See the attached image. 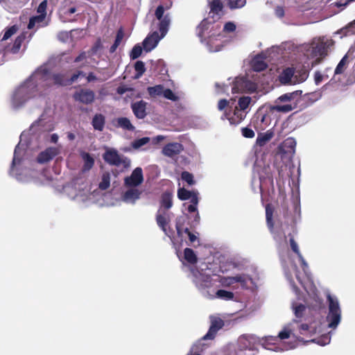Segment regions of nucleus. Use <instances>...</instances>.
Wrapping results in <instances>:
<instances>
[{
    "label": "nucleus",
    "instance_id": "30",
    "mask_svg": "<svg viewBox=\"0 0 355 355\" xmlns=\"http://www.w3.org/2000/svg\"><path fill=\"white\" fill-rule=\"evenodd\" d=\"M273 136L272 132H267L263 134H259L257 138L256 144L259 146H263L269 141Z\"/></svg>",
    "mask_w": 355,
    "mask_h": 355
},
{
    "label": "nucleus",
    "instance_id": "37",
    "mask_svg": "<svg viewBox=\"0 0 355 355\" xmlns=\"http://www.w3.org/2000/svg\"><path fill=\"white\" fill-rule=\"evenodd\" d=\"M291 335L295 337L297 340H302V339H300L295 336V334L289 327H285L283 330L278 334V338L281 340H284L290 338Z\"/></svg>",
    "mask_w": 355,
    "mask_h": 355
},
{
    "label": "nucleus",
    "instance_id": "14",
    "mask_svg": "<svg viewBox=\"0 0 355 355\" xmlns=\"http://www.w3.org/2000/svg\"><path fill=\"white\" fill-rule=\"evenodd\" d=\"M58 154V150L57 148L49 147L39 153L37 161L38 163L44 164L53 159Z\"/></svg>",
    "mask_w": 355,
    "mask_h": 355
},
{
    "label": "nucleus",
    "instance_id": "61",
    "mask_svg": "<svg viewBox=\"0 0 355 355\" xmlns=\"http://www.w3.org/2000/svg\"><path fill=\"white\" fill-rule=\"evenodd\" d=\"M236 30V25L231 21L225 23L223 31L227 33H232Z\"/></svg>",
    "mask_w": 355,
    "mask_h": 355
},
{
    "label": "nucleus",
    "instance_id": "36",
    "mask_svg": "<svg viewBox=\"0 0 355 355\" xmlns=\"http://www.w3.org/2000/svg\"><path fill=\"white\" fill-rule=\"evenodd\" d=\"M252 98L250 96H242L239 98L238 101V107L242 112H245V110L248 107L250 104Z\"/></svg>",
    "mask_w": 355,
    "mask_h": 355
},
{
    "label": "nucleus",
    "instance_id": "52",
    "mask_svg": "<svg viewBox=\"0 0 355 355\" xmlns=\"http://www.w3.org/2000/svg\"><path fill=\"white\" fill-rule=\"evenodd\" d=\"M92 56L90 51H82L75 59L74 62L78 63L80 62L86 60L88 58Z\"/></svg>",
    "mask_w": 355,
    "mask_h": 355
},
{
    "label": "nucleus",
    "instance_id": "48",
    "mask_svg": "<svg viewBox=\"0 0 355 355\" xmlns=\"http://www.w3.org/2000/svg\"><path fill=\"white\" fill-rule=\"evenodd\" d=\"M246 3V0H229L228 4L231 9L243 8Z\"/></svg>",
    "mask_w": 355,
    "mask_h": 355
},
{
    "label": "nucleus",
    "instance_id": "59",
    "mask_svg": "<svg viewBox=\"0 0 355 355\" xmlns=\"http://www.w3.org/2000/svg\"><path fill=\"white\" fill-rule=\"evenodd\" d=\"M245 92H252L256 90L257 87L256 85L252 83V81L248 80L245 78Z\"/></svg>",
    "mask_w": 355,
    "mask_h": 355
},
{
    "label": "nucleus",
    "instance_id": "10",
    "mask_svg": "<svg viewBox=\"0 0 355 355\" xmlns=\"http://www.w3.org/2000/svg\"><path fill=\"white\" fill-rule=\"evenodd\" d=\"M255 338L250 335H243L238 339V349L239 351L254 350Z\"/></svg>",
    "mask_w": 355,
    "mask_h": 355
},
{
    "label": "nucleus",
    "instance_id": "5",
    "mask_svg": "<svg viewBox=\"0 0 355 355\" xmlns=\"http://www.w3.org/2000/svg\"><path fill=\"white\" fill-rule=\"evenodd\" d=\"M144 182L142 168H135L130 176L124 178V186L125 187H137Z\"/></svg>",
    "mask_w": 355,
    "mask_h": 355
},
{
    "label": "nucleus",
    "instance_id": "13",
    "mask_svg": "<svg viewBox=\"0 0 355 355\" xmlns=\"http://www.w3.org/2000/svg\"><path fill=\"white\" fill-rule=\"evenodd\" d=\"M146 106L147 103L143 100L131 104V109L136 118L143 119L147 116Z\"/></svg>",
    "mask_w": 355,
    "mask_h": 355
},
{
    "label": "nucleus",
    "instance_id": "6",
    "mask_svg": "<svg viewBox=\"0 0 355 355\" xmlns=\"http://www.w3.org/2000/svg\"><path fill=\"white\" fill-rule=\"evenodd\" d=\"M211 324L207 333L202 337L203 340H213L217 332L224 326V321L218 317H210Z\"/></svg>",
    "mask_w": 355,
    "mask_h": 355
},
{
    "label": "nucleus",
    "instance_id": "51",
    "mask_svg": "<svg viewBox=\"0 0 355 355\" xmlns=\"http://www.w3.org/2000/svg\"><path fill=\"white\" fill-rule=\"evenodd\" d=\"M290 245H291V248L292 250L297 254L299 259L303 260V257L300 252L298 245H297V243L295 241L293 236H291L290 238Z\"/></svg>",
    "mask_w": 355,
    "mask_h": 355
},
{
    "label": "nucleus",
    "instance_id": "50",
    "mask_svg": "<svg viewBox=\"0 0 355 355\" xmlns=\"http://www.w3.org/2000/svg\"><path fill=\"white\" fill-rule=\"evenodd\" d=\"M47 5V0H44L39 4L37 8V12L39 13V15H43L44 17H46Z\"/></svg>",
    "mask_w": 355,
    "mask_h": 355
},
{
    "label": "nucleus",
    "instance_id": "4",
    "mask_svg": "<svg viewBox=\"0 0 355 355\" xmlns=\"http://www.w3.org/2000/svg\"><path fill=\"white\" fill-rule=\"evenodd\" d=\"M103 158L112 166H119L123 164L125 167H128L130 164V160L127 157H121L115 149L107 150L103 155Z\"/></svg>",
    "mask_w": 355,
    "mask_h": 355
},
{
    "label": "nucleus",
    "instance_id": "8",
    "mask_svg": "<svg viewBox=\"0 0 355 355\" xmlns=\"http://www.w3.org/2000/svg\"><path fill=\"white\" fill-rule=\"evenodd\" d=\"M245 116L246 113L239 110L238 107H235L232 114H231L230 110L229 112L225 110L222 119H227L230 124L236 125L243 121Z\"/></svg>",
    "mask_w": 355,
    "mask_h": 355
},
{
    "label": "nucleus",
    "instance_id": "29",
    "mask_svg": "<svg viewBox=\"0 0 355 355\" xmlns=\"http://www.w3.org/2000/svg\"><path fill=\"white\" fill-rule=\"evenodd\" d=\"M124 37V33H123V30L122 28H120L118 31H117V33H116V38H115V40H114V44L111 46L110 49V52L111 53H114L116 51V49L118 48V46L120 45L123 38Z\"/></svg>",
    "mask_w": 355,
    "mask_h": 355
},
{
    "label": "nucleus",
    "instance_id": "19",
    "mask_svg": "<svg viewBox=\"0 0 355 355\" xmlns=\"http://www.w3.org/2000/svg\"><path fill=\"white\" fill-rule=\"evenodd\" d=\"M159 26H158L159 31L160 33L161 37H164L166 35V33L168 31V27L171 24L170 15L168 13L164 15V17L162 18V19H159Z\"/></svg>",
    "mask_w": 355,
    "mask_h": 355
},
{
    "label": "nucleus",
    "instance_id": "63",
    "mask_svg": "<svg viewBox=\"0 0 355 355\" xmlns=\"http://www.w3.org/2000/svg\"><path fill=\"white\" fill-rule=\"evenodd\" d=\"M232 279L234 282V283L239 282L242 284H245L246 283V279L244 275H236L232 277Z\"/></svg>",
    "mask_w": 355,
    "mask_h": 355
},
{
    "label": "nucleus",
    "instance_id": "35",
    "mask_svg": "<svg viewBox=\"0 0 355 355\" xmlns=\"http://www.w3.org/2000/svg\"><path fill=\"white\" fill-rule=\"evenodd\" d=\"M164 86L157 85L154 87H148L147 90L151 97H156L162 95Z\"/></svg>",
    "mask_w": 355,
    "mask_h": 355
},
{
    "label": "nucleus",
    "instance_id": "25",
    "mask_svg": "<svg viewBox=\"0 0 355 355\" xmlns=\"http://www.w3.org/2000/svg\"><path fill=\"white\" fill-rule=\"evenodd\" d=\"M245 78H237L233 83L232 92L233 94L245 92Z\"/></svg>",
    "mask_w": 355,
    "mask_h": 355
},
{
    "label": "nucleus",
    "instance_id": "11",
    "mask_svg": "<svg viewBox=\"0 0 355 355\" xmlns=\"http://www.w3.org/2000/svg\"><path fill=\"white\" fill-rule=\"evenodd\" d=\"M127 188L128 189L122 195V200L125 202L135 204L140 198L142 191L137 187Z\"/></svg>",
    "mask_w": 355,
    "mask_h": 355
},
{
    "label": "nucleus",
    "instance_id": "53",
    "mask_svg": "<svg viewBox=\"0 0 355 355\" xmlns=\"http://www.w3.org/2000/svg\"><path fill=\"white\" fill-rule=\"evenodd\" d=\"M162 95L167 99L171 100V101H176L177 96L175 95V94L173 92V91L171 89H164Z\"/></svg>",
    "mask_w": 355,
    "mask_h": 355
},
{
    "label": "nucleus",
    "instance_id": "49",
    "mask_svg": "<svg viewBox=\"0 0 355 355\" xmlns=\"http://www.w3.org/2000/svg\"><path fill=\"white\" fill-rule=\"evenodd\" d=\"M182 180L187 182L189 185H193L195 183L193 175L188 171H183L181 174Z\"/></svg>",
    "mask_w": 355,
    "mask_h": 355
},
{
    "label": "nucleus",
    "instance_id": "64",
    "mask_svg": "<svg viewBox=\"0 0 355 355\" xmlns=\"http://www.w3.org/2000/svg\"><path fill=\"white\" fill-rule=\"evenodd\" d=\"M132 91V89L131 87H128L126 85H121L119 86L116 89L117 94L120 95H123L127 92Z\"/></svg>",
    "mask_w": 355,
    "mask_h": 355
},
{
    "label": "nucleus",
    "instance_id": "17",
    "mask_svg": "<svg viewBox=\"0 0 355 355\" xmlns=\"http://www.w3.org/2000/svg\"><path fill=\"white\" fill-rule=\"evenodd\" d=\"M161 38V35L159 36L157 32H154L152 35L148 36L143 42L145 50L146 51H151L157 46Z\"/></svg>",
    "mask_w": 355,
    "mask_h": 355
},
{
    "label": "nucleus",
    "instance_id": "42",
    "mask_svg": "<svg viewBox=\"0 0 355 355\" xmlns=\"http://www.w3.org/2000/svg\"><path fill=\"white\" fill-rule=\"evenodd\" d=\"M18 31V27L17 25H13L10 27L7 28L5 30L4 34L3 35V37L1 39V41H5L8 40L10 37H11L14 34L17 33Z\"/></svg>",
    "mask_w": 355,
    "mask_h": 355
},
{
    "label": "nucleus",
    "instance_id": "56",
    "mask_svg": "<svg viewBox=\"0 0 355 355\" xmlns=\"http://www.w3.org/2000/svg\"><path fill=\"white\" fill-rule=\"evenodd\" d=\"M150 139L149 137H142L141 139H137L135 141L134 146L135 148H140V147L146 145V144H148L150 141Z\"/></svg>",
    "mask_w": 355,
    "mask_h": 355
},
{
    "label": "nucleus",
    "instance_id": "62",
    "mask_svg": "<svg viewBox=\"0 0 355 355\" xmlns=\"http://www.w3.org/2000/svg\"><path fill=\"white\" fill-rule=\"evenodd\" d=\"M187 210L189 213L197 212V214L196 215L195 220L198 221L200 220V216L198 212L197 205L191 204L188 206Z\"/></svg>",
    "mask_w": 355,
    "mask_h": 355
},
{
    "label": "nucleus",
    "instance_id": "18",
    "mask_svg": "<svg viewBox=\"0 0 355 355\" xmlns=\"http://www.w3.org/2000/svg\"><path fill=\"white\" fill-rule=\"evenodd\" d=\"M46 17H44L43 15H36L33 16L29 19V21L27 26L28 29L31 30L34 28H36L37 30L40 28L44 27L48 25L46 22H45Z\"/></svg>",
    "mask_w": 355,
    "mask_h": 355
},
{
    "label": "nucleus",
    "instance_id": "43",
    "mask_svg": "<svg viewBox=\"0 0 355 355\" xmlns=\"http://www.w3.org/2000/svg\"><path fill=\"white\" fill-rule=\"evenodd\" d=\"M216 294L218 298H221V299L226 300H232L234 296V295L232 292L223 290V289L217 291Z\"/></svg>",
    "mask_w": 355,
    "mask_h": 355
},
{
    "label": "nucleus",
    "instance_id": "7",
    "mask_svg": "<svg viewBox=\"0 0 355 355\" xmlns=\"http://www.w3.org/2000/svg\"><path fill=\"white\" fill-rule=\"evenodd\" d=\"M73 98L76 101L89 105L94 101L95 93L89 89H80L73 94Z\"/></svg>",
    "mask_w": 355,
    "mask_h": 355
},
{
    "label": "nucleus",
    "instance_id": "2",
    "mask_svg": "<svg viewBox=\"0 0 355 355\" xmlns=\"http://www.w3.org/2000/svg\"><path fill=\"white\" fill-rule=\"evenodd\" d=\"M327 299L329 301V312L327 315V321L329 322L328 327L335 329L340 322L341 310L336 299H334L330 295L327 296Z\"/></svg>",
    "mask_w": 355,
    "mask_h": 355
},
{
    "label": "nucleus",
    "instance_id": "23",
    "mask_svg": "<svg viewBox=\"0 0 355 355\" xmlns=\"http://www.w3.org/2000/svg\"><path fill=\"white\" fill-rule=\"evenodd\" d=\"M51 79L53 81L54 85L58 86H68V78L65 73H55L51 76Z\"/></svg>",
    "mask_w": 355,
    "mask_h": 355
},
{
    "label": "nucleus",
    "instance_id": "33",
    "mask_svg": "<svg viewBox=\"0 0 355 355\" xmlns=\"http://www.w3.org/2000/svg\"><path fill=\"white\" fill-rule=\"evenodd\" d=\"M210 12L218 15L222 11L223 5L220 0H212L209 2Z\"/></svg>",
    "mask_w": 355,
    "mask_h": 355
},
{
    "label": "nucleus",
    "instance_id": "60",
    "mask_svg": "<svg viewBox=\"0 0 355 355\" xmlns=\"http://www.w3.org/2000/svg\"><path fill=\"white\" fill-rule=\"evenodd\" d=\"M230 102L227 99H220L218 103V109L220 111L227 110L226 109L229 107Z\"/></svg>",
    "mask_w": 355,
    "mask_h": 355
},
{
    "label": "nucleus",
    "instance_id": "16",
    "mask_svg": "<svg viewBox=\"0 0 355 355\" xmlns=\"http://www.w3.org/2000/svg\"><path fill=\"white\" fill-rule=\"evenodd\" d=\"M295 70L293 68L287 67L283 70L281 74L279 76V80L281 83L284 85L286 84H295L296 83V80H292V78L294 77Z\"/></svg>",
    "mask_w": 355,
    "mask_h": 355
},
{
    "label": "nucleus",
    "instance_id": "54",
    "mask_svg": "<svg viewBox=\"0 0 355 355\" xmlns=\"http://www.w3.org/2000/svg\"><path fill=\"white\" fill-rule=\"evenodd\" d=\"M101 48H102V43H101V39L98 38L96 40V42L94 43V44L92 46V47L90 49V50H89V51H90V53L92 55H94Z\"/></svg>",
    "mask_w": 355,
    "mask_h": 355
},
{
    "label": "nucleus",
    "instance_id": "31",
    "mask_svg": "<svg viewBox=\"0 0 355 355\" xmlns=\"http://www.w3.org/2000/svg\"><path fill=\"white\" fill-rule=\"evenodd\" d=\"M118 125L124 130L132 131L135 130L134 125L126 117H120L117 119Z\"/></svg>",
    "mask_w": 355,
    "mask_h": 355
},
{
    "label": "nucleus",
    "instance_id": "46",
    "mask_svg": "<svg viewBox=\"0 0 355 355\" xmlns=\"http://www.w3.org/2000/svg\"><path fill=\"white\" fill-rule=\"evenodd\" d=\"M142 53V48L139 44H136L132 48L130 53V57L131 60H135L138 58Z\"/></svg>",
    "mask_w": 355,
    "mask_h": 355
},
{
    "label": "nucleus",
    "instance_id": "41",
    "mask_svg": "<svg viewBox=\"0 0 355 355\" xmlns=\"http://www.w3.org/2000/svg\"><path fill=\"white\" fill-rule=\"evenodd\" d=\"M193 191H189L184 188H180L178 190V197L181 200H187L192 196Z\"/></svg>",
    "mask_w": 355,
    "mask_h": 355
},
{
    "label": "nucleus",
    "instance_id": "32",
    "mask_svg": "<svg viewBox=\"0 0 355 355\" xmlns=\"http://www.w3.org/2000/svg\"><path fill=\"white\" fill-rule=\"evenodd\" d=\"M110 186V174L109 172H105L102 175L101 181L98 184L101 190H106Z\"/></svg>",
    "mask_w": 355,
    "mask_h": 355
},
{
    "label": "nucleus",
    "instance_id": "38",
    "mask_svg": "<svg viewBox=\"0 0 355 355\" xmlns=\"http://www.w3.org/2000/svg\"><path fill=\"white\" fill-rule=\"evenodd\" d=\"M135 70L136 71L135 78H139L146 71L145 64L141 60H138L135 64Z\"/></svg>",
    "mask_w": 355,
    "mask_h": 355
},
{
    "label": "nucleus",
    "instance_id": "22",
    "mask_svg": "<svg viewBox=\"0 0 355 355\" xmlns=\"http://www.w3.org/2000/svg\"><path fill=\"white\" fill-rule=\"evenodd\" d=\"M160 204L159 209L161 210L164 209L166 211V210L169 209L173 206L172 194L167 191L163 193L161 196Z\"/></svg>",
    "mask_w": 355,
    "mask_h": 355
},
{
    "label": "nucleus",
    "instance_id": "3",
    "mask_svg": "<svg viewBox=\"0 0 355 355\" xmlns=\"http://www.w3.org/2000/svg\"><path fill=\"white\" fill-rule=\"evenodd\" d=\"M302 94V91L296 90L295 92L291 93H286L280 96L277 100L280 102H294V105L292 104H286V105H275L271 107V110L273 111H277L279 112L287 113L292 111L296 107V102L300 98Z\"/></svg>",
    "mask_w": 355,
    "mask_h": 355
},
{
    "label": "nucleus",
    "instance_id": "28",
    "mask_svg": "<svg viewBox=\"0 0 355 355\" xmlns=\"http://www.w3.org/2000/svg\"><path fill=\"white\" fill-rule=\"evenodd\" d=\"M184 257L191 264H195L198 261L197 256L191 248H187L184 249Z\"/></svg>",
    "mask_w": 355,
    "mask_h": 355
},
{
    "label": "nucleus",
    "instance_id": "39",
    "mask_svg": "<svg viewBox=\"0 0 355 355\" xmlns=\"http://www.w3.org/2000/svg\"><path fill=\"white\" fill-rule=\"evenodd\" d=\"M306 309V306L302 304H293V309L294 311V314L295 316L297 318H302L304 316Z\"/></svg>",
    "mask_w": 355,
    "mask_h": 355
},
{
    "label": "nucleus",
    "instance_id": "12",
    "mask_svg": "<svg viewBox=\"0 0 355 355\" xmlns=\"http://www.w3.org/2000/svg\"><path fill=\"white\" fill-rule=\"evenodd\" d=\"M184 148L183 146L178 142L168 143L162 148V154L168 157H173L179 155Z\"/></svg>",
    "mask_w": 355,
    "mask_h": 355
},
{
    "label": "nucleus",
    "instance_id": "20",
    "mask_svg": "<svg viewBox=\"0 0 355 355\" xmlns=\"http://www.w3.org/2000/svg\"><path fill=\"white\" fill-rule=\"evenodd\" d=\"M80 155L84 161V164L82 168L83 172L89 171L94 165V159L89 153L86 152H82Z\"/></svg>",
    "mask_w": 355,
    "mask_h": 355
},
{
    "label": "nucleus",
    "instance_id": "26",
    "mask_svg": "<svg viewBox=\"0 0 355 355\" xmlns=\"http://www.w3.org/2000/svg\"><path fill=\"white\" fill-rule=\"evenodd\" d=\"M25 39H26L25 33H21L19 35H18L15 38V42L12 44V47L10 49V52L12 54H16V53H19Z\"/></svg>",
    "mask_w": 355,
    "mask_h": 355
},
{
    "label": "nucleus",
    "instance_id": "40",
    "mask_svg": "<svg viewBox=\"0 0 355 355\" xmlns=\"http://www.w3.org/2000/svg\"><path fill=\"white\" fill-rule=\"evenodd\" d=\"M208 29V22L204 19L196 28L198 37L202 40L204 39V32Z\"/></svg>",
    "mask_w": 355,
    "mask_h": 355
},
{
    "label": "nucleus",
    "instance_id": "45",
    "mask_svg": "<svg viewBox=\"0 0 355 355\" xmlns=\"http://www.w3.org/2000/svg\"><path fill=\"white\" fill-rule=\"evenodd\" d=\"M265 174L263 175L262 173L260 174V180H262L263 179H268L270 183L273 184V177L272 174L271 169L270 166L268 165L267 166H265L263 169V171Z\"/></svg>",
    "mask_w": 355,
    "mask_h": 355
},
{
    "label": "nucleus",
    "instance_id": "58",
    "mask_svg": "<svg viewBox=\"0 0 355 355\" xmlns=\"http://www.w3.org/2000/svg\"><path fill=\"white\" fill-rule=\"evenodd\" d=\"M164 6L162 5L158 6L155 12V15L156 18L158 20L162 19V18L164 17Z\"/></svg>",
    "mask_w": 355,
    "mask_h": 355
},
{
    "label": "nucleus",
    "instance_id": "15",
    "mask_svg": "<svg viewBox=\"0 0 355 355\" xmlns=\"http://www.w3.org/2000/svg\"><path fill=\"white\" fill-rule=\"evenodd\" d=\"M156 222L162 231L166 234V226L170 222V218L165 210L159 209L156 215Z\"/></svg>",
    "mask_w": 355,
    "mask_h": 355
},
{
    "label": "nucleus",
    "instance_id": "55",
    "mask_svg": "<svg viewBox=\"0 0 355 355\" xmlns=\"http://www.w3.org/2000/svg\"><path fill=\"white\" fill-rule=\"evenodd\" d=\"M242 135L245 138H253L255 135L254 132L248 127L241 129Z\"/></svg>",
    "mask_w": 355,
    "mask_h": 355
},
{
    "label": "nucleus",
    "instance_id": "21",
    "mask_svg": "<svg viewBox=\"0 0 355 355\" xmlns=\"http://www.w3.org/2000/svg\"><path fill=\"white\" fill-rule=\"evenodd\" d=\"M92 124L94 130L102 131L105 124V117L102 114H96L92 119Z\"/></svg>",
    "mask_w": 355,
    "mask_h": 355
},
{
    "label": "nucleus",
    "instance_id": "34",
    "mask_svg": "<svg viewBox=\"0 0 355 355\" xmlns=\"http://www.w3.org/2000/svg\"><path fill=\"white\" fill-rule=\"evenodd\" d=\"M272 216H273V207L270 204H267L266 206V218L268 226L270 229L273 228V221H272Z\"/></svg>",
    "mask_w": 355,
    "mask_h": 355
},
{
    "label": "nucleus",
    "instance_id": "27",
    "mask_svg": "<svg viewBox=\"0 0 355 355\" xmlns=\"http://www.w3.org/2000/svg\"><path fill=\"white\" fill-rule=\"evenodd\" d=\"M267 67L268 64L259 56L255 57L252 61V68L254 71H262L265 70Z\"/></svg>",
    "mask_w": 355,
    "mask_h": 355
},
{
    "label": "nucleus",
    "instance_id": "9",
    "mask_svg": "<svg viewBox=\"0 0 355 355\" xmlns=\"http://www.w3.org/2000/svg\"><path fill=\"white\" fill-rule=\"evenodd\" d=\"M296 147L295 139L293 137L286 139L279 146V153L282 155H287L289 157L295 153Z\"/></svg>",
    "mask_w": 355,
    "mask_h": 355
},
{
    "label": "nucleus",
    "instance_id": "57",
    "mask_svg": "<svg viewBox=\"0 0 355 355\" xmlns=\"http://www.w3.org/2000/svg\"><path fill=\"white\" fill-rule=\"evenodd\" d=\"M80 76H85V73L83 71H77L74 73L70 78H68L69 85H71L72 83L76 82Z\"/></svg>",
    "mask_w": 355,
    "mask_h": 355
},
{
    "label": "nucleus",
    "instance_id": "24",
    "mask_svg": "<svg viewBox=\"0 0 355 355\" xmlns=\"http://www.w3.org/2000/svg\"><path fill=\"white\" fill-rule=\"evenodd\" d=\"M186 221L185 217L180 216L177 218L175 228L177 230V234L179 236H182L183 232L187 234V235L191 233L188 227H184V223Z\"/></svg>",
    "mask_w": 355,
    "mask_h": 355
},
{
    "label": "nucleus",
    "instance_id": "1",
    "mask_svg": "<svg viewBox=\"0 0 355 355\" xmlns=\"http://www.w3.org/2000/svg\"><path fill=\"white\" fill-rule=\"evenodd\" d=\"M49 71L46 69L37 70L26 82L20 85L12 95V102L16 106H21L37 92V82L46 80Z\"/></svg>",
    "mask_w": 355,
    "mask_h": 355
},
{
    "label": "nucleus",
    "instance_id": "44",
    "mask_svg": "<svg viewBox=\"0 0 355 355\" xmlns=\"http://www.w3.org/2000/svg\"><path fill=\"white\" fill-rule=\"evenodd\" d=\"M347 55H345L340 60V61L338 64L337 67H336V69H335V71H334L335 74H341V73H343L344 72V71L345 69V66H346V64H347Z\"/></svg>",
    "mask_w": 355,
    "mask_h": 355
},
{
    "label": "nucleus",
    "instance_id": "47",
    "mask_svg": "<svg viewBox=\"0 0 355 355\" xmlns=\"http://www.w3.org/2000/svg\"><path fill=\"white\" fill-rule=\"evenodd\" d=\"M314 51L320 56H325L327 55V46L324 43L319 44L314 48Z\"/></svg>",
    "mask_w": 355,
    "mask_h": 355
}]
</instances>
